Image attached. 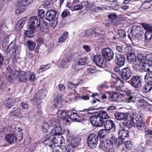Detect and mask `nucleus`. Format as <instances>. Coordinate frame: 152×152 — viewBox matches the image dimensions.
Wrapping results in <instances>:
<instances>
[{"label":"nucleus","mask_w":152,"mask_h":152,"mask_svg":"<svg viewBox=\"0 0 152 152\" xmlns=\"http://www.w3.org/2000/svg\"><path fill=\"white\" fill-rule=\"evenodd\" d=\"M30 25L29 27L30 29H34L36 28L39 26L40 23V20L38 16H33L29 19Z\"/></svg>","instance_id":"9"},{"label":"nucleus","mask_w":152,"mask_h":152,"mask_svg":"<svg viewBox=\"0 0 152 152\" xmlns=\"http://www.w3.org/2000/svg\"><path fill=\"white\" fill-rule=\"evenodd\" d=\"M122 81H119L118 83L114 84L113 87L116 90L122 91Z\"/></svg>","instance_id":"43"},{"label":"nucleus","mask_w":152,"mask_h":152,"mask_svg":"<svg viewBox=\"0 0 152 152\" xmlns=\"http://www.w3.org/2000/svg\"><path fill=\"white\" fill-rule=\"evenodd\" d=\"M53 97L54 98V106L56 108L59 105V103L61 102V95L58 94L57 92H56L54 94Z\"/></svg>","instance_id":"29"},{"label":"nucleus","mask_w":152,"mask_h":152,"mask_svg":"<svg viewBox=\"0 0 152 152\" xmlns=\"http://www.w3.org/2000/svg\"><path fill=\"white\" fill-rule=\"evenodd\" d=\"M126 55L127 57H136L135 56V51L131 48H129L128 49Z\"/></svg>","instance_id":"46"},{"label":"nucleus","mask_w":152,"mask_h":152,"mask_svg":"<svg viewBox=\"0 0 152 152\" xmlns=\"http://www.w3.org/2000/svg\"><path fill=\"white\" fill-rule=\"evenodd\" d=\"M29 79L30 81L32 82L34 81L35 79V76L34 73L33 72H29Z\"/></svg>","instance_id":"58"},{"label":"nucleus","mask_w":152,"mask_h":152,"mask_svg":"<svg viewBox=\"0 0 152 152\" xmlns=\"http://www.w3.org/2000/svg\"><path fill=\"white\" fill-rule=\"evenodd\" d=\"M125 145L128 149H131L133 147L132 142L131 141H128L125 142Z\"/></svg>","instance_id":"56"},{"label":"nucleus","mask_w":152,"mask_h":152,"mask_svg":"<svg viewBox=\"0 0 152 152\" xmlns=\"http://www.w3.org/2000/svg\"><path fill=\"white\" fill-rule=\"evenodd\" d=\"M31 31H27L25 32V35L26 36L31 38L33 37V34L35 30L34 29H31Z\"/></svg>","instance_id":"52"},{"label":"nucleus","mask_w":152,"mask_h":152,"mask_svg":"<svg viewBox=\"0 0 152 152\" xmlns=\"http://www.w3.org/2000/svg\"><path fill=\"white\" fill-rule=\"evenodd\" d=\"M96 70L94 66H91L87 69V72L90 74H92L95 73L96 71Z\"/></svg>","instance_id":"55"},{"label":"nucleus","mask_w":152,"mask_h":152,"mask_svg":"<svg viewBox=\"0 0 152 152\" xmlns=\"http://www.w3.org/2000/svg\"><path fill=\"white\" fill-rule=\"evenodd\" d=\"M79 83L74 84L72 82H69L67 83V86L69 88L72 89L78 86Z\"/></svg>","instance_id":"54"},{"label":"nucleus","mask_w":152,"mask_h":152,"mask_svg":"<svg viewBox=\"0 0 152 152\" xmlns=\"http://www.w3.org/2000/svg\"><path fill=\"white\" fill-rule=\"evenodd\" d=\"M141 59L142 61V62L140 63L139 65V70H140L141 64H143L141 68L145 71L147 72L148 70L149 64L147 62L146 58H142Z\"/></svg>","instance_id":"30"},{"label":"nucleus","mask_w":152,"mask_h":152,"mask_svg":"<svg viewBox=\"0 0 152 152\" xmlns=\"http://www.w3.org/2000/svg\"><path fill=\"white\" fill-rule=\"evenodd\" d=\"M47 121L50 125L51 126L59 125V124H60L59 121V118L57 114L55 115H52L48 119Z\"/></svg>","instance_id":"16"},{"label":"nucleus","mask_w":152,"mask_h":152,"mask_svg":"<svg viewBox=\"0 0 152 152\" xmlns=\"http://www.w3.org/2000/svg\"><path fill=\"white\" fill-rule=\"evenodd\" d=\"M94 109L89 110V109H84L82 110H79V114L80 115V122L83 121L90 120L91 117L90 115V114L93 113L94 112L93 111Z\"/></svg>","instance_id":"5"},{"label":"nucleus","mask_w":152,"mask_h":152,"mask_svg":"<svg viewBox=\"0 0 152 152\" xmlns=\"http://www.w3.org/2000/svg\"><path fill=\"white\" fill-rule=\"evenodd\" d=\"M15 136L16 141H20L23 138V134L20 130H19L17 132L13 134Z\"/></svg>","instance_id":"42"},{"label":"nucleus","mask_w":152,"mask_h":152,"mask_svg":"<svg viewBox=\"0 0 152 152\" xmlns=\"http://www.w3.org/2000/svg\"><path fill=\"white\" fill-rule=\"evenodd\" d=\"M152 89V85L150 83H146L142 87V90L143 92L145 93H148Z\"/></svg>","instance_id":"39"},{"label":"nucleus","mask_w":152,"mask_h":152,"mask_svg":"<svg viewBox=\"0 0 152 152\" xmlns=\"http://www.w3.org/2000/svg\"><path fill=\"white\" fill-rule=\"evenodd\" d=\"M93 61L98 67L104 68L106 66L105 61L104 60V58H94Z\"/></svg>","instance_id":"20"},{"label":"nucleus","mask_w":152,"mask_h":152,"mask_svg":"<svg viewBox=\"0 0 152 152\" xmlns=\"http://www.w3.org/2000/svg\"><path fill=\"white\" fill-rule=\"evenodd\" d=\"M109 100L111 101L116 100L118 97V94L115 92H109L107 93Z\"/></svg>","instance_id":"34"},{"label":"nucleus","mask_w":152,"mask_h":152,"mask_svg":"<svg viewBox=\"0 0 152 152\" xmlns=\"http://www.w3.org/2000/svg\"><path fill=\"white\" fill-rule=\"evenodd\" d=\"M141 25L146 30L150 32H152V25L144 23H142Z\"/></svg>","instance_id":"44"},{"label":"nucleus","mask_w":152,"mask_h":152,"mask_svg":"<svg viewBox=\"0 0 152 152\" xmlns=\"http://www.w3.org/2000/svg\"><path fill=\"white\" fill-rule=\"evenodd\" d=\"M5 138L6 141L10 144H12L16 141L15 136L13 134H7Z\"/></svg>","instance_id":"27"},{"label":"nucleus","mask_w":152,"mask_h":152,"mask_svg":"<svg viewBox=\"0 0 152 152\" xmlns=\"http://www.w3.org/2000/svg\"><path fill=\"white\" fill-rule=\"evenodd\" d=\"M50 66V64H48L45 66L42 65L40 66L39 70V72H42L49 69Z\"/></svg>","instance_id":"50"},{"label":"nucleus","mask_w":152,"mask_h":152,"mask_svg":"<svg viewBox=\"0 0 152 152\" xmlns=\"http://www.w3.org/2000/svg\"><path fill=\"white\" fill-rule=\"evenodd\" d=\"M40 30L43 32H46L49 31V26L45 23L42 22L39 25Z\"/></svg>","instance_id":"37"},{"label":"nucleus","mask_w":152,"mask_h":152,"mask_svg":"<svg viewBox=\"0 0 152 152\" xmlns=\"http://www.w3.org/2000/svg\"><path fill=\"white\" fill-rule=\"evenodd\" d=\"M107 130L105 129H102L100 130L98 133V137L99 138H103L105 137L107 134Z\"/></svg>","instance_id":"41"},{"label":"nucleus","mask_w":152,"mask_h":152,"mask_svg":"<svg viewBox=\"0 0 152 152\" xmlns=\"http://www.w3.org/2000/svg\"><path fill=\"white\" fill-rule=\"evenodd\" d=\"M147 102L143 99H140L138 100L137 104L140 106H143L147 104Z\"/></svg>","instance_id":"59"},{"label":"nucleus","mask_w":152,"mask_h":152,"mask_svg":"<svg viewBox=\"0 0 152 152\" xmlns=\"http://www.w3.org/2000/svg\"><path fill=\"white\" fill-rule=\"evenodd\" d=\"M111 80L114 82V84L118 83L119 81H122L117 75L115 74L111 75Z\"/></svg>","instance_id":"49"},{"label":"nucleus","mask_w":152,"mask_h":152,"mask_svg":"<svg viewBox=\"0 0 152 152\" xmlns=\"http://www.w3.org/2000/svg\"><path fill=\"white\" fill-rule=\"evenodd\" d=\"M56 110L57 113L56 114L58 115V117L64 120H65L67 123L69 122L68 119L69 118V114L65 110H58L56 108H53Z\"/></svg>","instance_id":"13"},{"label":"nucleus","mask_w":152,"mask_h":152,"mask_svg":"<svg viewBox=\"0 0 152 152\" xmlns=\"http://www.w3.org/2000/svg\"><path fill=\"white\" fill-rule=\"evenodd\" d=\"M56 11L52 9L48 10L45 14V19L49 21H53L54 26L57 24V21L56 18Z\"/></svg>","instance_id":"6"},{"label":"nucleus","mask_w":152,"mask_h":152,"mask_svg":"<svg viewBox=\"0 0 152 152\" xmlns=\"http://www.w3.org/2000/svg\"><path fill=\"white\" fill-rule=\"evenodd\" d=\"M117 15L115 14H110L108 16V17L110 21H114L116 20Z\"/></svg>","instance_id":"60"},{"label":"nucleus","mask_w":152,"mask_h":152,"mask_svg":"<svg viewBox=\"0 0 152 152\" xmlns=\"http://www.w3.org/2000/svg\"><path fill=\"white\" fill-rule=\"evenodd\" d=\"M99 147L103 150L109 152H114V148H111L106 141L102 140L99 144Z\"/></svg>","instance_id":"17"},{"label":"nucleus","mask_w":152,"mask_h":152,"mask_svg":"<svg viewBox=\"0 0 152 152\" xmlns=\"http://www.w3.org/2000/svg\"><path fill=\"white\" fill-rule=\"evenodd\" d=\"M104 124L105 129L108 131L111 129H114L115 128V125L113 121L111 120H106L104 121Z\"/></svg>","instance_id":"21"},{"label":"nucleus","mask_w":152,"mask_h":152,"mask_svg":"<svg viewBox=\"0 0 152 152\" xmlns=\"http://www.w3.org/2000/svg\"><path fill=\"white\" fill-rule=\"evenodd\" d=\"M145 81H148L152 85V74L150 73H147L145 76Z\"/></svg>","instance_id":"48"},{"label":"nucleus","mask_w":152,"mask_h":152,"mask_svg":"<svg viewBox=\"0 0 152 152\" xmlns=\"http://www.w3.org/2000/svg\"><path fill=\"white\" fill-rule=\"evenodd\" d=\"M132 118L134 126L137 127L140 130H142L145 124L142 114L138 111H134L133 113Z\"/></svg>","instance_id":"2"},{"label":"nucleus","mask_w":152,"mask_h":152,"mask_svg":"<svg viewBox=\"0 0 152 152\" xmlns=\"http://www.w3.org/2000/svg\"><path fill=\"white\" fill-rule=\"evenodd\" d=\"M102 54L103 57H113L114 53L109 48H104L102 51Z\"/></svg>","instance_id":"25"},{"label":"nucleus","mask_w":152,"mask_h":152,"mask_svg":"<svg viewBox=\"0 0 152 152\" xmlns=\"http://www.w3.org/2000/svg\"><path fill=\"white\" fill-rule=\"evenodd\" d=\"M27 44L28 48L30 50L34 49L36 45L35 43L34 42L29 40L27 42Z\"/></svg>","instance_id":"47"},{"label":"nucleus","mask_w":152,"mask_h":152,"mask_svg":"<svg viewBox=\"0 0 152 152\" xmlns=\"http://www.w3.org/2000/svg\"><path fill=\"white\" fill-rule=\"evenodd\" d=\"M38 15L41 18H45V14L43 10H39L38 11Z\"/></svg>","instance_id":"57"},{"label":"nucleus","mask_w":152,"mask_h":152,"mask_svg":"<svg viewBox=\"0 0 152 152\" xmlns=\"http://www.w3.org/2000/svg\"><path fill=\"white\" fill-rule=\"evenodd\" d=\"M33 0H19L17 6L20 7L18 9L20 12L24 11V7L29 5L33 1Z\"/></svg>","instance_id":"18"},{"label":"nucleus","mask_w":152,"mask_h":152,"mask_svg":"<svg viewBox=\"0 0 152 152\" xmlns=\"http://www.w3.org/2000/svg\"><path fill=\"white\" fill-rule=\"evenodd\" d=\"M76 147H74V146L72 145V144L68 143L66 149L67 150V152H73L75 149Z\"/></svg>","instance_id":"51"},{"label":"nucleus","mask_w":152,"mask_h":152,"mask_svg":"<svg viewBox=\"0 0 152 152\" xmlns=\"http://www.w3.org/2000/svg\"><path fill=\"white\" fill-rule=\"evenodd\" d=\"M96 115L103 121H105L104 120L107 119L109 118V116L107 113L103 111H99Z\"/></svg>","instance_id":"36"},{"label":"nucleus","mask_w":152,"mask_h":152,"mask_svg":"<svg viewBox=\"0 0 152 152\" xmlns=\"http://www.w3.org/2000/svg\"><path fill=\"white\" fill-rule=\"evenodd\" d=\"M47 93V91L46 89H41L34 97L38 101L44 99Z\"/></svg>","instance_id":"23"},{"label":"nucleus","mask_w":152,"mask_h":152,"mask_svg":"<svg viewBox=\"0 0 152 152\" xmlns=\"http://www.w3.org/2000/svg\"><path fill=\"white\" fill-rule=\"evenodd\" d=\"M6 77L9 81L11 80L14 76L19 82H24L29 77V72H25L24 71H15L9 66L7 68L6 70Z\"/></svg>","instance_id":"1"},{"label":"nucleus","mask_w":152,"mask_h":152,"mask_svg":"<svg viewBox=\"0 0 152 152\" xmlns=\"http://www.w3.org/2000/svg\"><path fill=\"white\" fill-rule=\"evenodd\" d=\"M132 74L131 68L129 67H125L122 70L121 74L122 78L124 80H126L129 79Z\"/></svg>","instance_id":"15"},{"label":"nucleus","mask_w":152,"mask_h":152,"mask_svg":"<svg viewBox=\"0 0 152 152\" xmlns=\"http://www.w3.org/2000/svg\"><path fill=\"white\" fill-rule=\"evenodd\" d=\"M98 138V135L94 134H91L87 138V143L88 146L91 148L96 147L97 144Z\"/></svg>","instance_id":"7"},{"label":"nucleus","mask_w":152,"mask_h":152,"mask_svg":"<svg viewBox=\"0 0 152 152\" xmlns=\"http://www.w3.org/2000/svg\"><path fill=\"white\" fill-rule=\"evenodd\" d=\"M141 78L140 76H134L131 79V85L135 88H138L141 86Z\"/></svg>","instance_id":"14"},{"label":"nucleus","mask_w":152,"mask_h":152,"mask_svg":"<svg viewBox=\"0 0 152 152\" xmlns=\"http://www.w3.org/2000/svg\"><path fill=\"white\" fill-rule=\"evenodd\" d=\"M71 58H65L62 60L60 64L58 65V67L59 68H66L68 67V63L71 60Z\"/></svg>","instance_id":"28"},{"label":"nucleus","mask_w":152,"mask_h":152,"mask_svg":"<svg viewBox=\"0 0 152 152\" xmlns=\"http://www.w3.org/2000/svg\"><path fill=\"white\" fill-rule=\"evenodd\" d=\"M131 32V35L134 38L140 37L143 36L144 34L142 29L139 26H133Z\"/></svg>","instance_id":"8"},{"label":"nucleus","mask_w":152,"mask_h":152,"mask_svg":"<svg viewBox=\"0 0 152 152\" xmlns=\"http://www.w3.org/2000/svg\"><path fill=\"white\" fill-rule=\"evenodd\" d=\"M20 130V127L17 126H16L15 125H12L11 126V131L13 132L14 133Z\"/></svg>","instance_id":"53"},{"label":"nucleus","mask_w":152,"mask_h":152,"mask_svg":"<svg viewBox=\"0 0 152 152\" xmlns=\"http://www.w3.org/2000/svg\"><path fill=\"white\" fill-rule=\"evenodd\" d=\"M114 116L117 120L121 121L127 118L128 115L126 113L117 112L115 113Z\"/></svg>","instance_id":"24"},{"label":"nucleus","mask_w":152,"mask_h":152,"mask_svg":"<svg viewBox=\"0 0 152 152\" xmlns=\"http://www.w3.org/2000/svg\"><path fill=\"white\" fill-rule=\"evenodd\" d=\"M69 143L72 144L74 147H76L80 143V138H75L72 137V138H69L67 140Z\"/></svg>","instance_id":"31"},{"label":"nucleus","mask_w":152,"mask_h":152,"mask_svg":"<svg viewBox=\"0 0 152 152\" xmlns=\"http://www.w3.org/2000/svg\"><path fill=\"white\" fill-rule=\"evenodd\" d=\"M127 60L131 63L134 64L133 67L135 70H139V65L142 62V58H127Z\"/></svg>","instance_id":"11"},{"label":"nucleus","mask_w":152,"mask_h":152,"mask_svg":"<svg viewBox=\"0 0 152 152\" xmlns=\"http://www.w3.org/2000/svg\"><path fill=\"white\" fill-rule=\"evenodd\" d=\"M119 137L122 139H125L129 137V132L127 130H125L124 129L120 130L118 133Z\"/></svg>","instance_id":"33"},{"label":"nucleus","mask_w":152,"mask_h":152,"mask_svg":"<svg viewBox=\"0 0 152 152\" xmlns=\"http://www.w3.org/2000/svg\"><path fill=\"white\" fill-rule=\"evenodd\" d=\"M57 140L56 136L51 135V134H47L45 135L43 143L50 148H53L55 143H56Z\"/></svg>","instance_id":"4"},{"label":"nucleus","mask_w":152,"mask_h":152,"mask_svg":"<svg viewBox=\"0 0 152 152\" xmlns=\"http://www.w3.org/2000/svg\"><path fill=\"white\" fill-rule=\"evenodd\" d=\"M88 62L86 58H78L76 59L72 66V69L77 72L83 68V65Z\"/></svg>","instance_id":"3"},{"label":"nucleus","mask_w":152,"mask_h":152,"mask_svg":"<svg viewBox=\"0 0 152 152\" xmlns=\"http://www.w3.org/2000/svg\"><path fill=\"white\" fill-rule=\"evenodd\" d=\"M8 48L10 50H12V53H18L20 49V46L18 45L16 46L15 43L13 42H12L9 45Z\"/></svg>","instance_id":"26"},{"label":"nucleus","mask_w":152,"mask_h":152,"mask_svg":"<svg viewBox=\"0 0 152 152\" xmlns=\"http://www.w3.org/2000/svg\"><path fill=\"white\" fill-rule=\"evenodd\" d=\"M124 121L120 123V125L122 128H127L129 129L131 128L133 124V122L132 120L131 115L127 117V118L124 120Z\"/></svg>","instance_id":"12"},{"label":"nucleus","mask_w":152,"mask_h":152,"mask_svg":"<svg viewBox=\"0 0 152 152\" xmlns=\"http://www.w3.org/2000/svg\"><path fill=\"white\" fill-rule=\"evenodd\" d=\"M145 39L149 40L152 37V34L151 32L147 31L145 34Z\"/></svg>","instance_id":"62"},{"label":"nucleus","mask_w":152,"mask_h":152,"mask_svg":"<svg viewBox=\"0 0 152 152\" xmlns=\"http://www.w3.org/2000/svg\"><path fill=\"white\" fill-rule=\"evenodd\" d=\"M125 60V58H116L115 59L116 64L119 66L124 64Z\"/></svg>","instance_id":"38"},{"label":"nucleus","mask_w":152,"mask_h":152,"mask_svg":"<svg viewBox=\"0 0 152 152\" xmlns=\"http://www.w3.org/2000/svg\"><path fill=\"white\" fill-rule=\"evenodd\" d=\"M69 118L73 121L80 122L79 121L80 120V115H77L75 113H71L70 116H69Z\"/></svg>","instance_id":"40"},{"label":"nucleus","mask_w":152,"mask_h":152,"mask_svg":"<svg viewBox=\"0 0 152 152\" xmlns=\"http://www.w3.org/2000/svg\"><path fill=\"white\" fill-rule=\"evenodd\" d=\"M58 148L57 149V152H65L67 151L66 147L65 146L61 145L59 147H58Z\"/></svg>","instance_id":"61"},{"label":"nucleus","mask_w":152,"mask_h":152,"mask_svg":"<svg viewBox=\"0 0 152 152\" xmlns=\"http://www.w3.org/2000/svg\"><path fill=\"white\" fill-rule=\"evenodd\" d=\"M50 126L48 122H43L41 126L43 131L45 132H48Z\"/></svg>","instance_id":"45"},{"label":"nucleus","mask_w":152,"mask_h":152,"mask_svg":"<svg viewBox=\"0 0 152 152\" xmlns=\"http://www.w3.org/2000/svg\"><path fill=\"white\" fill-rule=\"evenodd\" d=\"M118 33L119 36L123 38L126 37L125 32L123 29H120L118 31Z\"/></svg>","instance_id":"64"},{"label":"nucleus","mask_w":152,"mask_h":152,"mask_svg":"<svg viewBox=\"0 0 152 152\" xmlns=\"http://www.w3.org/2000/svg\"><path fill=\"white\" fill-rule=\"evenodd\" d=\"M106 141L110 145L111 148H114V145H116V138L114 136H112L110 137Z\"/></svg>","instance_id":"35"},{"label":"nucleus","mask_w":152,"mask_h":152,"mask_svg":"<svg viewBox=\"0 0 152 152\" xmlns=\"http://www.w3.org/2000/svg\"><path fill=\"white\" fill-rule=\"evenodd\" d=\"M27 19V18L24 17L20 19L18 21L16 26V28L18 29V30H20L23 26Z\"/></svg>","instance_id":"32"},{"label":"nucleus","mask_w":152,"mask_h":152,"mask_svg":"<svg viewBox=\"0 0 152 152\" xmlns=\"http://www.w3.org/2000/svg\"><path fill=\"white\" fill-rule=\"evenodd\" d=\"M124 139H122L119 137L118 139L116 138V145L119 146L122 145L124 143Z\"/></svg>","instance_id":"63"},{"label":"nucleus","mask_w":152,"mask_h":152,"mask_svg":"<svg viewBox=\"0 0 152 152\" xmlns=\"http://www.w3.org/2000/svg\"><path fill=\"white\" fill-rule=\"evenodd\" d=\"M59 125L54 126V128L51 130L50 131L51 134L56 136V135L61 134L64 132V130L62 129L61 126L60 124Z\"/></svg>","instance_id":"19"},{"label":"nucleus","mask_w":152,"mask_h":152,"mask_svg":"<svg viewBox=\"0 0 152 152\" xmlns=\"http://www.w3.org/2000/svg\"><path fill=\"white\" fill-rule=\"evenodd\" d=\"M19 100L18 98H15L14 99L12 98L11 96H8L6 99L5 101V104H6V107L8 108H11L16 101H18Z\"/></svg>","instance_id":"22"},{"label":"nucleus","mask_w":152,"mask_h":152,"mask_svg":"<svg viewBox=\"0 0 152 152\" xmlns=\"http://www.w3.org/2000/svg\"><path fill=\"white\" fill-rule=\"evenodd\" d=\"M104 121L99 118L96 115H93L91 117L90 122L94 126H101L103 124Z\"/></svg>","instance_id":"10"}]
</instances>
